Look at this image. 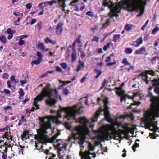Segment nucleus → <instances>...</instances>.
<instances>
[{"label": "nucleus", "instance_id": "cd10ccee", "mask_svg": "<svg viewBox=\"0 0 159 159\" xmlns=\"http://www.w3.org/2000/svg\"><path fill=\"white\" fill-rule=\"evenodd\" d=\"M36 55L39 57L38 58V59H40V60L43 61V55L40 52H37Z\"/></svg>", "mask_w": 159, "mask_h": 159}, {"label": "nucleus", "instance_id": "7c9ffc66", "mask_svg": "<svg viewBox=\"0 0 159 159\" xmlns=\"http://www.w3.org/2000/svg\"><path fill=\"white\" fill-rule=\"evenodd\" d=\"M80 37V36L79 37H78V38H77V39L75 40V41L73 42V45H74V46L75 45V44L76 43H79L81 42Z\"/></svg>", "mask_w": 159, "mask_h": 159}, {"label": "nucleus", "instance_id": "a19ab883", "mask_svg": "<svg viewBox=\"0 0 159 159\" xmlns=\"http://www.w3.org/2000/svg\"><path fill=\"white\" fill-rule=\"evenodd\" d=\"M79 65H80V66L81 67H84V62L81 61V60H80L79 61Z\"/></svg>", "mask_w": 159, "mask_h": 159}, {"label": "nucleus", "instance_id": "5fc2aeb1", "mask_svg": "<svg viewBox=\"0 0 159 159\" xmlns=\"http://www.w3.org/2000/svg\"><path fill=\"white\" fill-rule=\"evenodd\" d=\"M154 91L156 93L159 94V88H156L154 89Z\"/></svg>", "mask_w": 159, "mask_h": 159}, {"label": "nucleus", "instance_id": "bb28decb", "mask_svg": "<svg viewBox=\"0 0 159 159\" xmlns=\"http://www.w3.org/2000/svg\"><path fill=\"white\" fill-rule=\"evenodd\" d=\"M111 43H107L106 45L104 46L103 47V50L105 51H107V49L110 47Z\"/></svg>", "mask_w": 159, "mask_h": 159}, {"label": "nucleus", "instance_id": "3c124183", "mask_svg": "<svg viewBox=\"0 0 159 159\" xmlns=\"http://www.w3.org/2000/svg\"><path fill=\"white\" fill-rule=\"evenodd\" d=\"M111 57L110 56H108L105 60V62L107 63L108 62L111 61Z\"/></svg>", "mask_w": 159, "mask_h": 159}, {"label": "nucleus", "instance_id": "72a5a7b5", "mask_svg": "<svg viewBox=\"0 0 159 159\" xmlns=\"http://www.w3.org/2000/svg\"><path fill=\"white\" fill-rule=\"evenodd\" d=\"M99 38L98 37L96 36H94L92 39V41H95L97 42H98L99 41Z\"/></svg>", "mask_w": 159, "mask_h": 159}, {"label": "nucleus", "instance_id": "13d9d810", "mask_svg": "<svg viewBox=\"0 0 159 159\" xmlns=\"http://www.w3.org/2000/svg\"><path fill=\"white\" fill-rule=\"evenodd\" d=\"M53 71H48L47 73H46L45 75H43L42 76V77H44L45 76H46L48 73L52 74V73H53Z\"/></svg>", "mask_w": 159, "mask_h": 159}, {"label": "nucleus", "instance_id": "ea45409f", "mask_svg": "<svg viewBox=\"0 0 159 159\" xmlns=\"http://www.w3.org/2000/svg\"><path fill=\"white\" fill-rule=\"evenodd\" d=\"M86 15L90 16L92 17L94 15L93 13L91 11H89L87 12L86 13Z\"/></svg>", "mask_w": 159, "mask_h": 159}, {"label": "nucleus", "instance_id": "c9c22d12", "mask_svg": "<svg viewBox=\"0 0 159 159\" xmlns=\"http://www.w3.org/2000/svg\"><path fill=\"white\" fill-rule=\"evenodd\" d=\"M109 20L110 19H108L105 23L103 24V28H106L109 25V24L110 22Z\"/></svg>", "mask_w": 159, "mask_h": 159}, {"label": "nucleus", "instance_id": "69168bd1", "mask_svg": "<svg viewBox=\"0 0 159 159\" xmlns=\"http://www.w3.org/2000/svg\"><path fill=\"white\" fill-rule=\"evenodd\" d=\"M85 80H86V77H84L81 79L80 80V82L82 83H83L85 81Z\"/></svg>", "mask_w": 159, "mask_h": 159}, {"label": "nucleus", "instance_id": "f03ea898", "mask_svg": "<svg viewBox=\"0 0 159 159\" xmlns=\"http://www.w3.org/2000/svg\"><path fill=\"white\" fill-rule=\"evenodd\" d=\"M104 108L103 109L100 107L98 110L101 109L102 111L99 114H103L105 117L107 121L111 123L110 124H107L103 126L100 129L97 130H94L93 132L97 134L96 136V139L98 141H96L95 142V145L98 146L101 141H104L105 140H109L114 137V139H116V136L118 137L121 132L120 130L118 131L116 129L117 128L121 125L119 119H123L124 117L123 116H120L117 118L115 121H113L112 119L110 117L108 107L107 104L108 101L107 100L104 101ZM121 122V120L120 121Z\"/></svg>", "mask_w": 159, "mask_h": 159}, {"label": "nucleus", "instance_id": "37998d69", "mask_svg": "<svg viewBox=\"0 0 159 159\" xmlns=\"http://www.w3.org/2000/svg\"><path fill=\"white\" fill-rule=\"evenodd\" d=\"M8 75L7 73H4L2 75V77L3 78L5 79H8Z\"/></svg>", "mask_w": 159, "mask_h": 159}, {"label": "nucleus", "instance_id": "8fccbe9b", "mask_svg": "<svg viewBox=\"0 0 159 159\" xmlns=\"http://www.w3.org/2000/svg\"><path fill=\"white\" fill-rule=\"evenodd\" d=\"M116 64V62H109V63H107V66H113Z\"/></svg>", "mask_w": 159, "mask_h": 159}, {"label": "nucleus", "instance_id": "dca6fc26", "mask_svg": "<svg viewBox=\"0 0 159 159\" xmlns=\"http://www.w3.org/2000/svg\"><path fill=\"white\" fill-rule=\"evenodd\" d=\"M133 25L130 24H126L124 27V29L128 31L131 30Z\"/></svg>", "mask_w": 159, "mask_h": 159}, {"label": "nucleus", "instance_id": "4c0bfd02", "mask_svg": "<svg viewBox=\"0 0 159 159\" xmlns=\"http://www.w3.org/2000/svg\"><path fill=\"white\" fill-rule=\"evenodd\" d=\"M63 93L66 95H67L69 93L68 90L67 88H65L63 90Z\"/></svg>", "mask_w": 159, "mask_h": 159}, {"label": "nucleus", "instance_id": "1a4fd4ad", "mask_svg": "<svg viewBox=\"0 0 159 159\" xmlns=\"http://www.w3.org/2000/svg\"><path fill=\"white\" fill-rule=\"evenodd\" d=\"M63 24L61 22H59L57 23L56 28V32L57 35H60L62 34L63 31Z\"/></svg>", "mask_w": 159, "mask_h": 159}, {"label": "nucleus", "instance_id": "6e6552de", "mask_svg": "<svg viewBox=\"0 0 159 159\" xmlns=\"http://www.w3.org/2000/svg\"><path fill=\"white\" fill-rule=\"evenodd\" d=\"M116 89L117 91L116 92V93L120 97L121 102H122L123 101H125L127 99H133V98H131L128 95L124 94V91L121 89V88H117Z\"/></svg>", "mask_w": 159, "mask_h": 159}, {"label": "nucleus", "instance_id": "7ed1b4c3", "mask_svg": "<svg viewBox=\"0 0 159 159\" xmlns=\"http://www.w3.org/2000/svg\"><path fill=\"white\" fill-rule=\"evenodd\" d=\"M146 1L143 0H124L119 3H113L108 0H105L103 3L104 6H107L110 9L109 15L112 17L118 16V13L120 12L122 8H126L129 11H137L139 9V13L137 17H140L144 12V7L146 5Z\"/></svg>", "mask_w": 159, "mask_h": 159}, {"label": "nucleus", "instance_id": "f3484780", "mask_svg": "<svg viewBox=\"0 0 159 159\" xmlns=\"http://www.w3.org/2000/svg\"><path fill=\"white\" fill-rule=\"evenodd\" d=\"M145 73L146 74L144 76L145 77L146 79L147 80L148 79V76L147 75V74H149L152 76H154L155 75L154 72L152 70L146 71L145 72Z\"/></svg>", "mask_w": 159, "mask_h": 159}, {"label": "nucleus", "instance_id": "39448f33", "mask_svg": "<svg viewBox=\"0 0 159 159\" xmlns=\"http://www.w3.org/2000/svg\"><path fill=\"white\" fill-rule=\"evenodd\" d=\"M150 101L152 102L151 105L152 108L146 111L145 113V116L148 119H152L159 114V98L153 96L151 98Z\"/></svg>", "mask_w": 159, "mask_h": 159}, {"label": "nucleus", "instance_id": "a211bd4d", "mask_svg": "<svg viewBox=\"0 0 159 159\" xmlns=\"http://www.w3.org/2000/svg\"><path fill=\"white\" fill-rule=\"evenodd\" d=\"M120 34L115 35L113 39V41L116 42L118 41L120 37Z\"/></svg>", "mask_w": 159, "mask_h": 159}, {"label": "nucleus", "instance_id": "09e8293b", "mask_svg": "<svg viewBox=\"0 0 159 159\" xmlns=\"http://www.w3.org/2000/svg\"><path fill=\"white\" fill-rule=\"evenodd\" d=\"M57 3V1L55 0H53L50 1V5L52 6L54 4H56Z\"/></svg>", "mask_w": 159, "mask_h": 159}, {"label": "nucleus", "instance_id": "b1692460", "mask_svg": "<svg viewBox=\"0 0 159 159\" xmlns=\"http://www.w3.org/2000/svg\"><path fill=\"white\" fill-rule=\"evenodd\" d=\"M72 62H73L77 58L76 54L75 52H74L72 53L71 55Z\"/></svg>", "mask_w": 159, "mask_h": 159}, {"label": "nucleus", "instance_id": "f8f14e48", "mask_svg": "<svg viewBox=\"0 0 159 159\" xmlns=\"http://www.w3.org/2000/svg\"><path fill=\"white\" fill-rule=\"evenodd\" d=\"M145 48L142 47L139 49L136 50L134 52V54H143L145 52Z\"/></svg>", "mask_w": 159, "mask_h": 159}, {"label": "nucleus", "instance_id": "20e7f679", "mask_svg": "<svg viewBox=\"0 0 159 159\" xmlns=\"http://www.w3.org/2000/svg\"><path fill=\"white\" fill-rule=\"evenodd\" d=\"M46 97L48 98L46 102L48 105H52L56 103L57 99L58 98L61 100L62 99L61 97L58 93V91L56 89H52L50 88V84H48L43 88L41 93L37 95L34 98V103L35 107H33L31 109H27L26 112L27 113H30L32 111H34L35 109H39V105L37 104L38 102L42 101Z\"/></svg>", "mask_w": 159, "mask_h": 159}, {"label": "nucleus", "instance_id": "393cba45", "mask_svg": "<svg viewBox=\"0 0 159 159\" xmlns=\"http://www.w3.org/2000/svg\"><path fill=\"white\" fill-rule=\"evenodd\" d=\"M159 30V28L158 27L156 26L152 30V34H155Z\"/></svg>", "mask_w": 159, "mask_h": 159}, {"label": "nucleus", "instance_id": "680f3d73", "mask_svg": "<svg viewBox=\"0 0 159 159\" xmlns=\"http://www.w3.org/2000/svg\"><path fill=\"white\" fill-rule=\"evenodd\" d=\"M44 4L46 7H47L48 5H50V1H48L44 2Z\"/></svg>", "mask_w": 159, "mask_h": 159}, {"label": "nucleus", "instance_id": "79ce46f5", "mask_svg": "<svg viewBox=\"0 0 159 159\" xmlns=\"http://www.w3.org/2000/svg\"><path fill=\"white\" fill-rule=\"evenodd\" d=\"M19 95L21 97H23L24 95V93L22 89H20L19 91Z\"/></svg>", "mask_w": 159, "mask_h": 159}, {"label": "nucleus", "instance_id": "4468645a", "mask_svg": "<svg viewBox=\"0 0 159 159\" xmlns=\"http://www.w3.org/2000/svg\"><path fill=\"white\" fill-rule=\"evenodd\" d=\"M42 61L40 59L38 58L36 60L32 61L31 62V64L32 66H33L34 65H38L40 64Z\"/></svg>", "mask_w": 159, "mask_h": 159}, {"label": "nucleus", "instance_id": "0eeeda50", "mask_svg": "<svg viewBox=\"0 0 159 159\" xmlns=\"http://www.w3.org/2000/svg\"><path fill=\"white\" fill-rule=\"evenodd\" d=\"M88 150L85 151L84 153L81 151L79 152L80 155L81 157V159H92L91 156L95 158L96 156L95 153L91 152V151H93L95 149V147L90 143H88Z\"/></svg>", "mask_w": 159, "mask_h": 159}, {"label": "nucleus", "instance_id": "49530a36", "mask_svg": "<svg viewBox=\"0 0 159 159\" xmlns=\"http://www.w3.org/2000/svg\"><path fill=\"white\" fill-rule=\"evenodd\" d=\"M25 6L27 8L30 9L32 7V4L31 3H27L26 5Z\"/></svg>", "mask_w": 159, "mask_h": 159}, {"label": "nucleus", "instance_id": "f257e3e1", "mask_svg": "<svg viewBox=\"0 0 159 159\" xmlns=\"http://www.w3.org/2000/svg\"><path fill=\"white\" fill-rule=\"evenodd\" d=\"M82 108V107H81L79 109L77 105H74L71 107L61 108L57 111L52 110L51 111V113H55L56 115L47 116L39 118L40 127L39 129L37 130V134L35 136V139L37 140L39 143L43 144H46L47 143L56 142V138L60 135V134L58 132L50 139L48 136L47 130H50L51 131L52 134L53 133L54 131L57 130L56 129H52L51 122L55 123L57 124H58L59 122L58 120L62 117V114H63V119L65 120L64 126L67 129H70V127L66 120L70 121V122H79L83 124L82 126H78L74 128L72 130V136L69 137L68 140H67L69 142L71 141L72 139H79L80 140L78 142L79 144L82 145L84 144L85 139L89 136V131L88 127L91 128L93 127L94 126L93 123L97 121L99 114L102 111L101 109L98 110L89 120H87L85 117H80L79 119H77L75 117V115L77 113H81L83 111L81 110Z\"/></svg>", "mask_w": 159, "mask_h": 159}, {"label": "nucleus", "instance_id": "6e6d98bb", "mask_svg": "<svg viewBox=\"0 0 159 159\" xmlns=\"http://www.w3.org/2000/svg\"><path fill=\"white\" fill-rule=\"evenodd\" d=\"M7 129H8L7 127H5V128H2V129L0 128V132H3L5 130H7Z\"/></svg>", "mask_w": 159, "mask_h": 159}, {"label": "nucleus", "instance_id": "4be33fe9", "mask_svg": "<svg viewBox=\"0 0 159 159\" xmlns=\"http://www.w3.org/2000/svg\"><path fill=\"white\" fill-rule=\"evenodd\" d=\"M95 72L97 74L95 76V78H98L102 73V72L101 70L96 69L95 70Z\"/></svg>", "mask_w": 159, "mask_h": 159}, {"label": "nucleus", "instance_id": "58836bf2", "mask_svg": "<svg viewBox=\"0 0 159 159\" xmlns=\"http://www.w3.org/2000/svg\"><path fill=\"white\" fill-rule=\"evenodd\" d=\"M60 82H62L63 83L61 85L62 86H64L68 84L71 83L70 81H60Z\"/></svg>", "mask_w": 159, "mask_h": 159}, {"label": "nucleus", "instance_id": "aec40b11", "mask_svg": "<svg viewBox=\"0 0 159 159\" xmlns=\"http://www.w3.org/2000/svg\"><path fill=\"white\" fill-rule=\"evenodd\" d=\"M125 51L127 54H130L132 53L133 50L129 48H125Z\"/></svg>", "mask_w": 159, "mask_h": 159}, {"label": "nucleus", "instance_id": "e2e57ef3", "mask_svg": "<svg viewBox=\"0 0 159 159\" xmlns=\"http://www.w3.org/2000/svg\"><path fill=\"white\" fill-rule=\"evenodd\" d=\"M82 67H81L80 65H78L77 66V68L76 70V71L77 72H79V71L80 70L81 68Z\"/></svg>", "mask_w": 159, "mask_h": 159}, {"label": "nucleus", "instance_id": "de8ad7c7", "mask_svg": "<svg viewBox=\"0 0 159 159\" xmlns=\"http://www.w3.org/2000/svg\"><path fill=\"white\" fill-rule=\"evenodd\" d=\"M10 79L11 80V81L13 82L14 83H16V81L15 79V77L14 76H12L10 77Z\"/></svg>", "mask_w": 159, "mask_h": 159}, {"label": "nucleus", "instance_id": "5701e85b", "mask_svg": "<svg viewBox=\"0 0 159 159\" xmlns=\"http://www.w3.org/2000/svg\"><path fill=\"white\" fill-rule=\"evenodd\" d=\"M39 48L42 50H44L45 49V46L44 44L42 43H39L38 45Z\"/></svg>", "mask_w": 159, "mask_h": 159}, {"label": "nucleus", "instance_id": "338daca9", "mask_svg": "<svg viewBox=\"0 0 159 159\" xmlns=\"http://www.w3.org/2000/svg\"><path fill=\"white\" fill-rule=\"evenodd\" d=\"M11 107L9 106H7V107H4V110H8L11 108Z\"/></svg>", "mask_w": 159, "mask_h": 159}, {"label": "nucleus", "instance_id": "f704fd0d", "mask_svg": "<svg viewBox=\"0 0 159 159\" xmlns=\"http://www.w3.org/2000/svg\"><path fill=\"white\" fill-rule=\"evenodd\" d=\"M0 92L2 93H5L6 94H9L11 92L10 90L6 89H4V91H0Z\"/></svg>", "mask_w": 159, "mask_h": 159}, {"label": "nucleus", "instance_id": "603ef678", "mask_svg": "<svg viewBox=\"0 0 159 159\" xmlns=\"http://www.w3.org/2000/svg\"><path fill=\"white\" fill-rule=\"evenodd\" d=\"M50 39L48 37L44 39V41L46 43H50Z\"/></svg>", "mask_w": 159, "mask_h": 159}, {"label": "nucleus", "instance_id": "2eb2a0df", "mask_svg": "<svg viewBox=\"0 0 159 159\" xmlns=\"http://www.w3.org/2000/svg\"><path fill=\"white\" fill-rule=\"evenodd\" d=\"M0 41L2 43L5 44L7 43V40L6 37L4 35L0 36Z\"/></svg>", "mask_w": 159, "mask_h": 159}, {"label": "nucleus", "instance_id": "412c9836", "mask_svg": "<svg viewBox=\"0 0 159 159\" xmlns=\"http://www.w3.org/2000/svg\"><path fill=\"white\" fill-rule=\"evenodd\" d=\"M122 63L125 66L130 65H131V63L128 61L126 58H124L123 59Z\"/></svg>", "mask_w": 159, "mask_h": 159}, {"label": "nucleus", "instance_id": "864d4df0", "mask_svg": "<svg viewBox=\"0 0 159 159\" xmlns=\"http://www.w3.org/2000/svg\"><path fill=\"white\" fill-rule=\"evenodd\" d=\"M37 21V20L35 19H32L31 22H30V24L31 25H33Z\"/></svg>", "mask_w": 159, "mask_h": 159}, {"label": "nucleus", "instance_id": "c756f323", "mask_svg": "<svg viewBox=\"0 0 159 159\" xmlns=\"http://www.w3.org/2000/svg\"><path fill=\"white\" fill-rule=\"evenodd\" d=\"M139 146V144L138 143H135L134 144L133 146L132 147V150H133L134 152H135L136 151L135 148H138Z\"/></svg>", "mask_w": 159, "mask_h": 159}, {"label": "nucleus", "instance_id": "c03bdc74", "mask_svg": "<svg viewBox=\"0 0 159 159\" xmlns=\"http://www.w3.org/2000/svg\"><path fill=\"white\" fill-rule=\"evenodd\" d=\"M2 157L3 159H6L7 157V155L6 154L5 152H4L3 151L2 152Z\"/></svg>", "mask_w": 159, "mask_h": 159}, {"label": "nucleus", "instance_id": "0e129e2a", "mask_svg": "<svg viewBox=\"0 0 159 159\" xmlns=\"http://www.w3.org/2000/svg\"><path fill=\"white\" fill-rule=\"evenodd\" d=\"M27 82V81L26 80H21L20 81V83L23 85L25 84Z\"/></svg>", "mask_w": 159, "mask_h": 159}, {"label": "nucleus", "instance_id": "e433bc0d", "mask_svg": "<svg viewBox=\"0 0 159 159\" xmlns=\"http://www.w3.org/2000/svg\"><path fill=\"white\" fill-rule=\"evenodd\" d=\"M25 43V41L19 39V40L18 42V44L20 46H22V45L24 44Z\"/></svg>", "mask_w": 159, "mask_h": 159}, {"label": "nucleus", "instance_id": "473e14b6", "mask_svg": "<svg viewBox=\"0 0 159 159\" xmlns=\"http://www.w3.org/2000/svg\"><path fill=\"white\" fill-rule=\"evenodd\" d=\"M149 20H147L144 25L142 26L141 28V29L143 31H144L145 30V28L146 27L148 23L149 22Z\"/></svg>", "mask_w": 159, "mask_h": 159}, {"label": "nucleus", "instance_id": "4d7b16f0", "mask_svg": "<svg viewBox=\"0 0 159 159\" xmlns=\"http://www.w3.org/2000/svg\"><path fill=\"white\" fill-rule=\"evenodd\" d=\"M123 152H124V153L122 155V156L123 157H125L126 156V151L125 150V149H124L123 151Z\"/></svg>", "mask_w": 159, "mask_h": 159}, {"label": "nucleus", "instance_id": "9d476101", "mask_svg": "<svg viewBox=\"0 0 159 159\" xmlns=\"http://www.w3.org/2000/svg\"><path fill=\"white\" fill-rule=\"evenodd\" d=\"M149 129L153 131V133H150L149 136L151 137V138L155 139L156 137L155 136V132H157V130L159 129V128L156 126L154 125L153 126H150L149 127Z\"/></svg>", "mask_w": 159, "mask_h": 159}, {"label": "nucleus", "instance_id": "774afa93", "mask_svg": "<svg viewBox=\"0 0 159 159\" xmlns=\"http://www.w3.org/2000/svg\"><path fill=\"white\" fill-rule=\"evenodd\" d=\"M98 52L99 53H101L102 52V50L101 48H99L97 50Z\"/></svg>", "mask_w": 159, "mask_h": 159}, {"label": "nucleus", "instance_id": "052dcab7", "mask_svg": "<svg viewBox=\"0 0 159 159\" xmlns=\"http://www.w3.org/2000/svg\"><path fill=\"white\" fill-rule=\"evenodd\" d=\"M13 34H9L8 36L7 37V39L8 40H10L13 37Z\"/></svg>", "mask_w": 159, "mask_h": 159}, {"label": "nucleus", "instance_id": "a878e982", "mask_svg": "<svg viewBox=\"0 0 159 159\" xmlns=\"http://www.w3.org/2000/svg\"><path fill=\"white\" fill-rule=\"evenodd\" d=\"M141 102H134L133 103H131L129 106V107L130 108H132L133 105H140Z\"/></svg>", "mask_w": 159, "mask_h": 159}, {"label": "nucleus", "instance_id": "2f4dec72", "mask_svg": "<svg viewBox=\"0 0 159 159\" xmlns=\"http://www.w3.org/2000/svg\"><path fill=\"white\" fill-rule=\"evenodd\" d=\"M13 32L14 31L10 28H8L6 31L7 33L8 34H13Z\"/></svg>", "mask_w": 159, "mask_h": 159}, {"label": "nucleus", "instance_id": "6ab92c4d", "mask_svg": "<svg viewBox=\"0 0 159 159\" xmlns=\"http://www.w3.org/2000/svg\"><path fill=\"white\" fill-rule=\"evenodd\" d=\"M29 37V35H23L19 36H18L17 37L16 39V40H18V39H20L22 40L23 39H25Z\"/></svg>", "mask_w": 159, "mask_h": 159}, {"label": "nucleus", "instance_id": "423d86ee", "mask_svg": "<svg viewBox=\"0 0 159 159\" xmlns=\"http://www.w3.org/2000/svg\"><path fill=\"white\" fill-rule=\"evenodd\" d=\"M59 142L57 143V146L58 148V156L60 159H70L71 157L70 156H68L66 154L63 150H65L68 144V140H58Z\"/></svg>", "mask_w": 159, "mask_h": 159}, {"label": "nucleus", "instance_id": "a18cd8bd", "mask_svg": "<svg viewBox=\"0 0 159 159\" xmlns=\"http://www.w3.org/2000/svg\"><path fill=\"white\" fill-rule=\"evenodd\" d=\"M56 71L59 72H62V70L61 68L59 66H57L56 68Z\"/></svg>", "mask_w": 159, "mask_h": 159}, {"label": "nucleus", "instance_id": "9b49d317", "mask_svg": "<svg viewBox=\"0 0 159 159\" xmlns=\"http://www.w3.org/2000/svg\"><path fill=\"white\" fill-rule=\"evenodd\" d=\"M143 42L142 38V37H140L137 39V40L134 42H133L132 45L134 47H138Z\"/></svg>", "mask_w": 159, "mask_h": 159}, {"label": "nucleus", "instance_id": "bf43d9fd", "mask_svg": "<svg viewBox=\"0 0 159 159\" xmlns=\"http://www.w3.org/2000/svg\"><path fill=\"white\" fill-rule=\"evenodd\" d=\"M19 150L18 151V152L19 154H22L23 153V149L22 148H18Z\"/></svg>", "mask_w": 159, "mask_h": 159}, {"label": "nucleus", "instance_id": "ddd939ff", "mask_svg": "<svg viewBox=\"0 0 159 159\" xmlns=\"http://www.w3.org/2000/svg\"><path fill=\"white\" fill-rule=\"evenodd\" d=\"M60 7H61L62 8V10H65V8L66 7L65 5V0H57Z\"/></svg>", "mask_w": 159, "mask_h": 159}, {"label": "nucleus", "instance_id": "c85d7f7f", "mask_svg": "<svg viewBox=\"0 0 159 159\" xmlns=\"http://www.w3.org/2000/svg\"><path fill=\"white\" fill-rule=\"evenodd\" d=\"M61 67L63 69H66L67 66V64L65 62H63L60 64Z\"/></svg>", "mask_w": 159, "mask_h": 159}]
</instances>
